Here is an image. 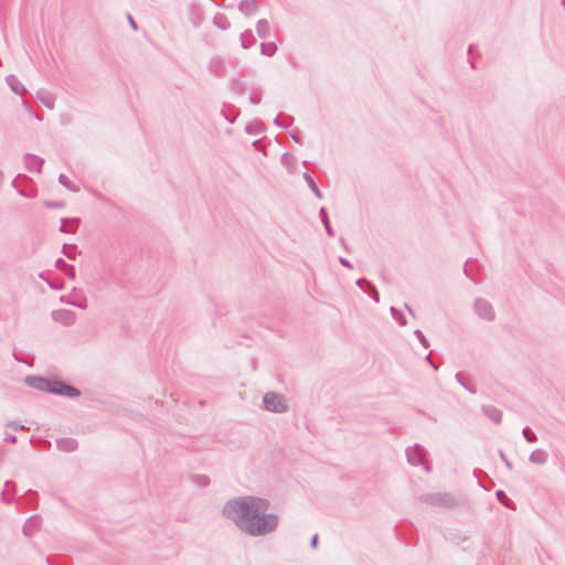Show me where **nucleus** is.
Returning <instances> with one entry per match:
<instances>
[{"instance_id":"1","label":"nucleus","mask_w":565,"mask_h":565,"mask_svg":"<svg viewBox=\"0 0 565 565\" xmlns=\"http://www.w3.org/2000/svg\"><path fill=\"white\" fill-rule=\"evenodd\" d=\"M268 502L259 498H242L230 502L226 512L238 526L252 535H263L273 531L277 519L267 514Z\"/></svg>"},{"instance_id":"2","label":"nucleus","mask_w":565,"mask_h":565,"mask_svg":"<svg viewBox=\"0 0 565 565\" xmlns=\"http://www.w3.org/2000/svg\"><path fill=\"white\" fill-rule=\"evenodd\" d=\"M25 383L40 391H47L66 396H78L79 392L68 385H64L60 382L50 381L43 377L30 376L25 379Z\"/></svg>"},{"instance_id":"3","label":"nucleus","mask_w":565,"mask_h":565,"mask_svg":"<svg viewBox=\"0 0 565 565\" xmlns=\"http://www.w3.org/2000/svg\"><path fill=\"white\" fill-rule=\"evenodd\" d=\"M264 404L269 412H285L287 409L284 399L274 393H268L264 396Z\"/></svg>"},{"instance_id":"4","label":"nucleus","mask_w":565,"mask_h":565,"mask_svg":"<svg viewBox=\"0 0 565 565\" xmlns=\"http://www.w3.org/2000/svg\"><path fill=\"white\" fill-rule=\"evenodd\" d=\"M498 497L500 498V500H503V498H505V494L503 492H498Z\"/></svg>"}]
</instances>
